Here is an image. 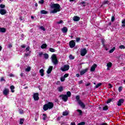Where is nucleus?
Masks as SVG:
<instances>
[{
    "label": "nucleus",
    "instance_id": "2f4dec72",
    "mask_svg": "<svg viewBox=\"0 0 125 125\" xmlns=\"http://www.w3.org/2000/svg\"><path fill=\"white\" fill-rule=\"evenodd\" d=\"M101 85H102V83H100L96 85L95 88H98V87H99V86H101Z\"/></svg>",
    "mask_w": 125,
    "mask_h": 125
},
{
    "label": "nucleus",
    "instance_id": "09e8293b",
    "mask_svg": "<svg viewBox=\"0 0 125 125\" xmlns=\"http://www.w3.org/2000/svg\"><path fill=\"white\" fill-rule=\"evenodd\" d=\"M40 29H41V30H42V31H45V28H44L42 26H40Z\"/></svg>",
    "mask_w": 125,
    "mask_h": 125
},
{
    "label": "nucleus",
    "instance_id": "473e14b6",
    "mask_svg": "<svg viewBox=\"0 0 125 125\" xmlns=\"http://www.w3.org/2000/svg\"><path fill=\"white\" fill-rule=\"evenodd\" d=\"M76 99L77 101L78 102V103H79V101H81L80 100V96H79V95L76 96Z\"/></svg>",
    "mask_w": 125,
    "mask_h": 125
},
{
    "label": "nucleus",
    "instance_id": "393cba45",
    "mask_svg": "<svg viewBox=\"0 0 125 125\" xmlns=\"http://www.w3.org/2000/svg\"><path fill=\"white\" fill-rule=\"evenodd\" d=\"M30 54H31V51H29L28 53H25L23 57L24 58L25 57H28V56H30Z\"/></svg>",
    "mask_w": 125,
    "mask_h": 125
},
{
    "label": "nucleus",
    "instance_id": "4468645a",
    "mask_svg": "<svg viewBox=\"0 0 125 125\" xmlns=\"http://www.w3.org/2000/svg\"><path fill=\"white\" fill-rule=\"evenodd\" d=\"M96 67H97V64H94L91 67V72H94V71H95V68H96Z\"/></svg>",
    "mask_w": 125,
    "mask_h": 125
},
{
    "label": "nucleus",
    "instance_id": "c85d7f7f",
    "mask_svg": "<svg viewBox=\"0 0 125 125\" xmlns=\"http://www.w3.org/2000/svg\"><path fill=\"white\" fill-rule=\"evenodd\" d=\"M77 111L78 113H79L80 116H82V115H83V111H82V110H81V109H77Z\"/></svg>",
    "mask_w": 125,
    "mask_h": 125
},
{
    "label": "nucleus",
    "instance_id": "c756f323",
    "mask_svg": "<svg viewBox=\"0 0 125 125\" xmlns=\"http://www.w3.org/2000/svg\"><path fill=\"white\" fill-rule=\"evenodd\" d=\"M106 66L108 68H111V67H112V62H109L108 63H107Z\"/></svg>",
    "mask_w": 125,
    "mask_h": 125
},
{
    "label": "nucleus",
    "instance_id": "864d4df0",
    "mask_svg": "<svg viewBox=\"0 0 125 125\" xmlns=\"http://www.w3.org/2000/svg\"><path fill=\"white\" fill-rule=\"evenodd\" d=\"M115 21V17L112 16L111 17V22H114Z\"/></svg>",
    "mask_w": 125,
    "mask_h": 125
},
{
    "label": "nucleus",
    "instance_id": "79ce46f5",
    "mask_svg": "<svg viewBox=\"0 0 125 125\" xmlns=\"http://www.w3.org/2000/svg\"><path fill=\"white\" fill-rule=\"evenodd\" d=\"M119 48H120L121 49H125V46L124 45H121L119 46Z\"/></svg>",
    "mask_w": 125,
    "mask_h": 125
},
{
    "label": "nucleus",
    "instance_id": "49530a36",
    "mask_svg": "<svg viewBox=\"0 0 125 125\" xmlns=\"http://www.w3.org/2000/svg\"><path fill=\"white\" fill-rule=\"evenodd\" d=\"M65 77H64V76L63 77H62L61 78V82H65Z\"/></svg>",
    "mask_w": 125,
    "mask_h": 125
},
{
    "label": "nucleus",
    "instance_id": "9d476101",
    "mask_svg": "<svg viewBox=\"0 0 125 125\" xmlns=\"http://www.w3.org/2000/svg\"><path fill=\"white\" fill-rule=\"evenodd\" d=\"M124 102H125V100L124 99L119 100L117 102V106H122V104H123Z\"/></svg>",
    "mask_w": 125,
    "mask_h": 125
},
{
    "label": "nucleus",
    "instance_id": "0e129e2a",
    "mask_svg": "<svg viewBox=\"0 0 125 125\" xmlns=\"http://www.w3.org/2000/svg\"><path fill=\"white\" fill-rule=\"evenodd\" d=\"M70 125H76V123L75 122H71Z\"/></svg>",
    "mask_w": 125,
    "mask_h": 125
},
{
    "label": "nucleus",
    "instance_id": "cd10ccee",
    "mask_svg": "<svg viewBox=\"0 0 125 125\" xmlns=\"http://www.w3.org/2000/svg\"><path fill=\"white\" fill-rule=\"evenodd\" d=\"M42 116H43V117L42 118L43 121H45L47 118V116L45 114H43Z\"/></svg>",
    "mask_w": 125,
    "mask_h": 125
},
{
    "label": "nucleus",
    "instance_id": "603ef678",
    "mask_svg": "<svg viewBox=\"0 0 125 125\" xmlns=\"http://www.w3.org/2000/svg\"><path fill=\"white\" fill-rule=\"evenodd\" d=\"M81 41V38L77 37L76 38V42H79Z\"/></svg>",
    "mask_w": 125,
    "mask_h": 125
},
{
    "label": "nucleus",
    "instance_id": "6e6d98bb",
    "mask_svg": "<svg viewBox=\"0 0 125 125\" xmlns=\"http://www.w3.org/2000/svg\"><path fill=\"white\" fill-rule=\"evenodd\" d=\"M25 50H26V51H29V50H30V47L29 46L27 47L26 48V49H25Z\"/></svg>",
    "mask_w": 125,
    "mask_h": 125
},
{
    "label": "nucleus",
    "instance_id": "39448f33",
    "mask_svg": "<svg viewBox=\"0 0 125 125\" xmlns=\"http://www.w3.org/2000/svg\"><path fill=\"white\" fill-rule=\"evenodd\" d=\"M60 97L62 98L64 102H67L68 101V96H67V95L62 94L60 95Z\"/></svg>",
    "mask_w": 125,
    "mask_h": 125
},
{
    "label": "nucleus",
    "instance_id": "c03bdc74",
    "mask_svg": "<svg viewBox=\"0 0 125 125\" xmlns=\"http://www.w3.org/2000/svg\"><path fill=\"white\" fill-rule=\"evenodd\" d=\"M78 125H85V122H82L80 123H79Z\"/></svg>",
    "mask_w": 125,
    "mask_h": 125
},
{
    "label": "nucleus",
    "instance_id": "423d86ee",
    "mask_svg": "<svg viewBox=\"0 0 125 125\" xmlns=\"http://www.w3.org/2000/svg\"><path fill=\"white\" fill-rule=\"evenodd\" d=\"M87 53V50L86 48H83L81 51V56H85V54Z\"/></svg>",
    "mask_w": 125,
    "mask_h": 125
},
{
    "label": "nucleus",
    "instance_id": "58836bf2",
    "mask_svg": "<svg viewBox=\"0 0 125 125\" xmlns=\"http://www.w3.org/2000/svg\"><path fill=\"white\" fill-rule=\"evenodd\" d=\"M59 91H60V92H62V91H63V87L62 86H60V87H59Z\"/></svg>",
    "mask_w": 125,
    "mask_h": 125
},
{
    "label": "nucleus",
    "instance_id": "20e7f679",
    "mask_svg": "<svg viewBox=\"0 0 125 125\" xmlns=\"http://www.w3.org/2000/svg\"><path fill=\"white\" fill-rule=\"evenodd\" d=\"M69 69H70V65L68 64L64 65L63 67L61 68V70L62 72H66V71H68Z\"/></svg>",
    "mask_w": 125,
    "mask_h": 125
},
{
    "label": "nucleus",
    "instance_id": "680f3d73",
    "mask_svg": "<svg viewBox=\"0 0 125 125\" xmlns=\"http://www.w3.org/2000/svg\"><path fill=\"white\" fill-rule=\"evenodd\" d=\"M8 47H9V48H11V47H12V44H8Z\"/></svg>",
    "mask_w": 125,
    "mask_h": 125
},
{
    "label": "nucleus",
    "instance_id": "7ed1b4c3",
    "mask_svg": "<svg viewBox=\"0 0 125 125\" xmlns=\"http://www.w3.org/2000/svg\"><path fill=\"white\" fill-rule=\"evenodd\" d=\"M51 59V61L52 63H53L54 65H57V64H58V59H57L56 55L54 54L52 55Z\"/></svg>",
    "mask_w": 125,
    "mask_h": 125
},
{
    "label": "nucleus",
    "instance_id": "ddd939ff",
    "mask_svg": "<svg viewBox=\"0 0 125 125\" xmlns=\"http://www.w3.org/2000/svg\"><path fill=\"white\" fill-rule=\"evenodd\" d=\"M53 69V66H49V68H48V69L47 70V73L50 74L51 73V72L52 71Z\"/></svg>",
    "mask_w": 125,
    "mask_h": 125
},
{
    "label": "nucleus",
    "instance_id": "c9c22d12",
    "mask_svg": "<svg viewBox=\"0 0 125 125\" xmlns=\"http://www.w3.org/2000/svg\"><path fill=\"white\" fill-rule=\"evenodd\" d=\"M20 125H23L24 124V119H21L20 120Z\"/></svg>",
    "mask_w": 125,
    "mask_h": 125
},
{
    "label": "nucleus",
    "instance_id": "13d9d810",
    "mask_svg": "<svg viewBox=\"0 0 125 125\" xmlns=\"http://www.w3.org/2000/svg\"><path fill=\"white\" fill-rule=\"evenodd\" d=\"M21 48H25V47H26V45L25 44L22 45L21 46Z\"/></svg>",
    "mask_w": 125,
    "mask_h": 125
},
{
    "label": "nucleus",
    "instance_id": "f257e3e1",
    "mask_svg": "<svg viewBox=\"0 0 125 125\" xmlns=\"http://www.w3.org/2000/svg\"><path fill=\"white\" fill-rule=\"evenodd\" d=\"M51 8H54L53 10L51 11V13H57L60 11L61 6L58 3H54L51 6Z\"/></svg>",
    "mask_w": 125,
    "mask_h": 125
},
{
    "label": "nucleus",
    "instance_id": "4c0bfd02",
    "mask_svg": "<svg viewBox=\"0 0 125 125\" xmlns=\"http://www.w3.org/2000/svg\"><path fill=\"white\" fill-rule=\"evenodd\" d=\"M0 7L2 9H3V8H4L5 7V5H4L3 4H0Z\"/></svg>",
    "mask_w": 125,
    "mask_h": 125
},
{
    "label": "nucleus",
    "instance_id": "338daca9",
    "mask_svg": "<svg viewBox=\"0 0 125 125\" xmlns=\"http://www.w3.org/2000/svg\"><path fill=\"white\" fill-rule=\"evenodd\" d=\"M61 120V117H58L57 118V121H60Z\"/></svg>",
    "mask_w": 125,
    "mask_h": 125
},
{
    "label": "nucleus",
    "instance_id": "5701e85b",
    "mask_svg": "<svg viewBox=\"0 0 125 125\" xmlns=\"http://www.w3.org/2000/svg\"><path fill=\"white\" fill-rule=\"evenodd\" d=\"M46 47H47V45L46 44V43H44L42 44L41 46V48L42 49H45Z\"/></svg>",
    "mask_w": 125,
    "mask_h": 125
},
{
    "label": "nucleus",
    "instance_id": "a19ab883",
    "mask_svg": "<svg viewBox=\"0 0 125 125\" xmlns=\"http://www.w3.org/2000/svg\"><path fill=\"white\" fill-rule=\"evenodd\" d=\"M49 51H50V52H55V49L52 48H50Z\"/></svg>",
    "mask_w": 125,
    "mask_h": 125
},
{
    "label": "nucleus",
    "instance_id": "412c9836",
    "mask_svg": "<svg viewBox=\"0 0 125 125\" xmlns=\"http://www.w3.org/2000/svg\"><path fill=\"white\" fill-rule=\"evenodd\" d=\"M0 32L1 33H5L6 32V29L4 27H0Z\"/></svg>",
    "mask_w": 125,
    "mask_h": 125
},
{
    "label": "nucleus",
    "instance_id": "bf43d9fd",
    "mask_svg": "<svg viewBox=\"0 0 125 125\" xmlns=\"http://www.w3.org/2000/svg\"><path fill=\"white\" fill-rule=\"evenodd\" d=\"M100 125H108V124L106 123H103Z\"/></svg>",
    "mask_w": 125,
    "mask_h": 125
},
{
    "label": "nucleus",
    "instance_id": "6ab92c4d",
    "mask_svg": "<svg viewBox=\"0 0 125 125\" xmlns=\"http://www.w3.org/2000/svg\"><path fill=\"white\" fill-rule=\"evenodd\" d=\"M10 88L11 89V92H12V93L15 92V90H14L15 87H14V85H12L10 86Z\"/></svg>",
    "mask_w": 125,
    "mask_h": 125
},
{
    "label": "nucleus",
    "instance_id": "2eb2a0df",
    "mask_svg": "<svg viewBox=\"0 0 125 125\" xmlns=\"http://www.w3.org/2000/svg\"><path fill=\"white\" fill-rule=\"evenodd\" d=\"M80 19L81 18L77 16H75L73 17V20L75 21V22H78V21H80Z\"/></svg>",
    "mask_w": 125,
    "mask_h": 125
},
{
    "label": "nucleus",
    "instance_id": "bb28decb",
    "mask_svg": "<svg viewBox=\"0 0 125 125\" xmlns=\"http://www.w3.org/2000/svg\"><path fill=\"white\" fill-rule=\"evenodd\" d=\"M66 95L67 97H71V96L72 95V93H71L70 91H68L66 92Z\"/></svg>",
    "mask_w": 125,
    "mask_h": 125
},
{
    "label": "nucleus",
    "instance_id": "3c124183",
    "mask_svg": "<svg viewBox=\"0 0 125 125\" xmlns=\"http://www.w3.org/2000/svg\"><path fill=\"white\" fill-rule=\"evenodd\" d=\"M39 3H41V4H43V3H44V0H41L40 1H39Z\"/></svg>",
    "mask_w": 125,
    "mask_h": 125
},
{
    "label": "nucleus",
    "instance_id": "b1692460",
    "mask_svg": "<svg viewBox=\"0 0 125 125\" xmlns=\"http://www.w3.org/2000/svg\"><path fill=\"white\" fill-rule=\"evenodd\" d=\"M69 115V111L65 110L62 112V116H68Z\"/></svg>",
    "mask_w": 125,
    "mask_h": 125
},
{
    "label": "nucleus",
    "instance_id": "ea45409f",
    "mask_svg": "<svg viewBox=\"0 0 125 125\" xmlns=\"http://www.w3.org/2000/svg\"><path fill=\"white\" fill-rule=\"evenodd\" d=\"M19 112L20 114H21L24 113V110H23L22 109H19Z\"/></svg>",
    "mask_w": 125,
    "mask_h": 125
},
{
    "label": "nucleus",
    "instance_id": "69168bd1",
    "mask_svg": "<svg viewBox=\"0 0 125 125\" xmlns=\"http://www.w3.org/2000/svg\"><path fill=\"white\" fill-rule=\"evenodd\" d=\"M9 76L11 77H14V75H13L12 73L10 74Z\"/></svg>",
    "mask_w": 125,
    "mask_h": 125
},
{
    "label": "nucleus",
    "instance_id": "de8ad7c7",
    "mask_svg": "<svg viewBox=\"0 0 125 125\" xmlns=\"http://www.w3.org/2000/svg\"><path fill=\"white\" fill-rule=\"evenodd\" d=\"M118 90H119V92H121V91H122V90H123V86H120L118 88Z\"/></svg>",
    "mask_w": 125,
    "mask_h": 125
},
{
    "label": "nucleus",
    "instance_id": "f704fd0d",
    "mask_svg": "<svg viewBox=\"0 0 125 125\" xmlns=\"http://www.w3.org/2000/svg\"><path fill=\"white\" fill-rule=\"evenodd\" d=\"M43 55H44V58H45V59H48L49 56L46 53L44 54Z\"/></svg>",
    "mask_w": 125,
    "mask_h": 125
},
{
    "label": "nucleus",
    "instance_id": "e2e57ef3",
    "mask_svg": "<svg viewBox=\"0 0 125 125\" xmlns=\"http://www.w3.org/2000/svg\"><path fill=\"white\" fill-rule=\"evenodd\" d=\"M80 3L81 4H85V2L83 1H82V2H80Z\"/></svg>",
    "mask_w": 125,
    "mask_h": 125
},
{
    "label": "nucleus",
    "instance_id": "7c9ffc66",
    "mask_svg": "<svg viewBox=\"0 0 125 125\" xmlns=\"http://www.w3.org/2000/svg\"><path fill=\"white\" fill-rule=\"evenodd\" d=\"M69 57L70 60H74V59H75V57L73 56L72 54L70 55Z\"/></svg>",
    "mask_w": 125,
    "mask_h": 125
},
{
    "label": "nucleus",
    "instance_id": "8fccbe9b",
    "mask_svg": "<svg viewBox=\"0 0 125 125\" xmlns=\"http://www.w3.org/2000/svg\"><path fill=\"white\" fill-rule=\"evenodd\" d=\"M68 77H69V74L68 73H66L63 76V77H64V78H68Z\"/></svg>",
    "mask_w": 125,
    "mask_h": 125
},
{
    "label": "nucleus",
    "instance_id": "f8f14e48",
    "mask_svg": "<svg viewBox=\"0 0 125 125\" xmlns=\"http://www.w3.org/2000/svg\"><path fill=\"white\" fill-rule=\"evenodd\" d=\"M0 14H1V15H5V14H6V10L4 9H0Z\"/></svg>",
    "mask_w": 125,
    "mask_h": 125
},
{
    "label": "nucleus",
    "instance_id": "0eeeda50",
    "mask_svg": "<svg viewBox=\"0 0 125 125\" xmlns=\"http://www.w3.org/2000/svg\"><path fill=\"white\" fill-rule=\"evenodd\" d=\"M39 93H35L33 94V98L35 101H38L39 100L40 97H39Z\"/></svg>",
    "mask_w": 125,
    "mask_h": 125
},
{
    "label": "nucleus",
    "instance_id": "9b49d317",
    "mask_svg": "<svg viewBox=\"0 0 125 125\" xmlns=\"http://www.w3.org/2000/svg\"><path fill=\"white\" fill-rule=\"evenodd\" d=\"M78 103L83 109H84V108H85V104L83 103L82 101H79Z\"/></svg>",
    "mask_w": 125,
    "mask_h": 125
},
{
    "label": "nucleus",
    "instance_id": "a211bd4d",
    "mask_svg": "<svg viewBox=\"0 0 125 125\" xmlns=\"http://www.w3.org/2000/svg\"><path fill=\"white\" fill-rule=\"evenodd\" d=\"M62 33H67V32H68V28H67V27H63L62 29Z\"/></svg>",
    "mask_w": 125,
    "mask_h": 125
},
{
    "label": "nucleus",
    "instance_id": "774afa93",
    "mask_svg": "<svg viewBox=\"0 0 125 125\" xmlns=\"http://www.w3.org/2000/svg\"><path fill=\"white\" fill-rule=\"evenodd\" d=\"M90 84V83H87L85 84V85H86V86H89Z\"/></svg>",
    "mask_w": 125,
    "mask_h": 125
},
{
    "label": "nucleus",
    "instance_id": "4be33fe9",
    "mask_svg": "<svg viewBox=\"0 0 125 125\" xmlns=\"http://www.w3.org/2000/svg\"><path fill=\"white\" fill-rule=\"evenodd\" d=\"M40 13L41 14H47L48 13V12H47V11L42 10L41 11Z\"/></svg>",
    "mask_w": 125,
    "mask_h": 125
},
{
    "label": "nucleus",
    "instance_id": "dca6fc26",
    "mask_svg": "<svg viewBox=\"0 0 125 125\" xmlns=\"http://www.w3.org/2000/svg\"><path fill=\"white\" fill-rule=\"evenodd\" d=\"M39 73L41 77H43V76H44V70H43V69H40L39 71Z\"/></svg>",
    "mask_w": 125,
    "mask_h": 125
},
{
    "label": "nucleus",
    "instance_id": "e433bc0d",
    "mask_svg": "<svg viewBox=\"0 0 125 125\" xmlns=\"http://www.w3.org/2000/svg\"><path fill=\"white\" fill-rule=\"evenodd\" d=\"M101 42H102V44L103 45V46H105V40L102 39Z\"/></svg>",
    "mask_w": 125,
    "mask_h": 125
},
{
    "label": "nucleus",
    "instance_id": "f03ea898",
    "mask_svg": "<svg viewBox=\"0 0 125 125\" xmlns=\"http://www.w3.org/2000/svg\"><path fill=\"white\" fill-rule=\"evenodd\" d=\"M54 107V104L52 102H48L43 106L44 111H47L48 109H52Z\"/></svg>",
    "mask_w": 125,
    "mask_h": 125
},
{
    "label": "nucleus",
    "instance_id": "052dcab7",
    "mask_svg": "<svg viewBox=\"0 0 125 125\" xmlns=\"http://www.w3.org/2000/svg\"><path fill=\"white\" fill-rule=\"evenodd\" d=\"M83 80H81L79 82V84H82V83H83Z\"/></svg>",
    "mask_w": 125,
    "mask_h": 125
},
{
    "label": "nucleus",
    "instance_id": "a878e982",
    "mask_svg": "<svg viewBox=\"0 0 125 125\" xmlns=\"http://www.w3.org/2000/svg\"><path fill=\"white\" fill-rule=\"evenodd\" d=\"M108 106L107 105H104L103 107V111H107L108 110Z\"/></svg>",
    "mask_w": 125,
    "mask_h": 125
},
{
    "label": "nucleus",
    "instance_id": "a18cd8bd",
    "mask_svg": "<svg viewBox=\"0 0 125 125\" xmlns=\"http://www.w3.org/2000/svg\"><path fill=\"white\" fill-rule=\"evenodd\" d=\"M122 23L123 24V25H122V27H125V19L122 21Z\"/></svg>",
    "mask_w": 125,
    "mask_h": 125
},
{
    "label": "nucleus",
    "instance_id": "5fc2aeb1",
    "mask_svg": "<svg viewBox=\"0 0 125 125\" xmlns=\"http://www.w3.org/2000/svg\"><path fill=\"white\" fill-rule=\"evenodd\" d=\"M57 23V24H62V23H63V21L61 20L59 21H58Z\"/></svg>",
    "mask_w": 125,
    "mask_h": 125
},
{
    "label": "nucleus",
    "instance_id": "4d7b16f0",
    "mask_svg": "<svg viewBox=\"0 0 125 125\" xmlns=\"http://www.w3.org/2000/svg\"><path fill=\"white\" fill-rule=\"evenodd\" d=\"M39 55L40 57H42V55H43V54L42 53V52L40 53L39 54Z\"/></svg>",
    "mask_w": 125,
    "mask_h": 125
},
{
    "label": "nucleus",
    "instance_id": "aec40b11",
    "mask_svg": "<svg viewBox=\"0 0 125 125\" xmlns=\"http://www.w3.org/2000/svg\"><path fill=\"white\" fill-rule=\"evenodd\" d=\"M115 101V99L112 98V99H109L107 102L106 103L107 104H109V103H111V102H114Z\"/></svg>",
    "mask_w": 125,
    "mask_h": 125
},
{
    "label": "nucleus",
    "instance_id": "37998d69",
    "mask_svg": "<svg viewBox=\"0 0 125 125\" xmlns=\"http://www.w3.org/2000/svg\"><path fill=\"white\" fill-rule=\"evenodd\" d=\"M25 71L26 72H30V71H31V67H28L27 68L25 69Z\"/></svg>",
    "mask_w": 125,
    "mask_h": 125
},
{
    "label": "nucleus",
    "instance_id": "f3484780",
    "mask_svg": "<svg viewBox=\"0 0 125 125\" xmlns=\"http://www.w3.org/2000/svg\"><path fill=\"white\" fill-rule=\"evenodd\" d=\"M87 70H88V69L85 68V69L81 71L80 72V75L81 76H83V75H84V74H85L86 72H87Z\"/></svg>",
    "mask_w": 125,
    "mask_h": 125
},
{
    "label": "nucleus",
    "instance_id": "72a5a7b5",
    "mask_svg": "<svg viewBox=\"0 0 125 125\" xmlns=\"http://www.w3.org/2000/svg\"><path fill=\"white\" fill-rule=\"evenodd\" d=\"M116 49V47H114L112 49H111L110 50H109V53H113L114 52V51Z\"/></svg>",
    "mask_w": 125,
    "mask_h": 125
},
{
    "label": "nucleus",
    "instance_id": "6e6552de",
    "mask_svg": "<svg viewBox=\"0 0 125 125\" xmlns=\"http://www.w3.org/2000/svg\"><path fill=\"white\" fill-rule=\"evenodd\" d=\"M3 94L5 95V96H7L9 94V89L5 88L3 90Z\"/></svg>",
    "mask_w": 125,
    "mask_h": 125
},
{
    "label": "nucleus",
    "instance_id": "1a4fd4ad",
    "mask_svg": "<svg viewBox=\"0 0 125 125\" xmlns=\"http://www.w3.org/2000/svg\"><path fill=\"white\" fill-rule=\"evenodd\" d=\"M76 46V42H74V40H72L69 42V46L70 48H73Z\"/></svg>",
    "mask_w": 125,
    "mask_h": 125
}]
</instances>
